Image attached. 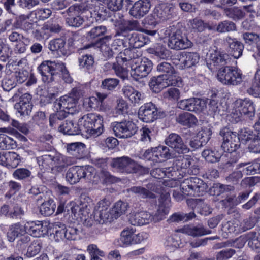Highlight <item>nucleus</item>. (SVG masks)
I'll use <instances>...</instances> for the list:
<instances>
[{"instance_id": "nucleus-30", "label": "nucleus", "mask_w": 260, "mask_h": 260, "mask_svg": "<svg viewBox=\"0 0 260 260\" xmlns=\"http://www.w3.org/2000/svg\"><path fill=\"white\" fill-rule=\"evenodd\" d=\"M136 230L132 228H126L122 230L118 239L119 246L127 247L133 244V236Z\"/></svg>"}, {"instance_id": "nucleus-26", "label": "nucleus", "mask_w": 260, "mask_h": 260, "mask_svg": "<svg viewBox=\"0 0 260 260\" xmlns=\"http://www.w3.org/2000/svg\"><path fill=\"white\" fill-rule=\"evenodd\" d=\"M26 233V223L23 225L18 222L10 226L7 236L9 241L12 242L16 238L23 236Z\"/></svg>"}, {"instance_id": "nucleus-37", "label": "nucleus", "mask_w": 260, "mask_h": 260, "mask_svg": "<svg viewBox=\"0 0 260 260\" xmlns=\"http://www.w3.org/2000/svg\"><path fill=\"white\" fill-rule=\"evenodd\" d=\"M192 159L188 155L180 156L174 161L173 165L177 171L182 169H187L191 165Z\"/></svg>"}, {"instance_id": "nucleus-11", "label": "nucleus", "mask_w": 260, "mask_h": 260, "mask_svg": "<svg viewBox=\"0 0 260 260\" xmlns=\"http://www.w3.org/2000/svg\"><path fill=\"white\" fill-rule=\"evenodd\" d=\"M114 218L112 212H110L109 202L106 199L98 202L95 208L94 219L99 224H106Z\"/></svg>"}, {"instance_id": "nucleus-15", "label": "nucleus", "mask_w": 260, "mask_h": 260, "mask_svg": "<svg viewBox=\"0 0 260 260\" xmlns=\"http://www.w3.org/2000/svg\"><path fill=\"white\" fill-rule=\"evenodd\" d=\"M167 76L159 75L157 77H153L151 78L149 83L150 89L155 93H158L164 88L169 86H177L179 85L175 84V77H170L166 78Z\"/></svg>"}, {"instance_id": "nucleus-56", "label": "nucleus", "mask_w": 260, "mask_h": 260, "mask_svg": "<svg viewBox=\"0 0 260 260\" xmlns=\"http://www.w3.org/2000/svg\"><path fill=\"white\" fill-rule=\"evenodd\" d=\"M53 159L54 156L49 154H46L37 158L38 163L40 166H41L44 169H51L52 168V164L54 163Z\"/></svg>"}, {"instance_id": "nucleus-18", "label": "nucleus", "mask_w": 260, "mask_h": 260, "mask_svg": "<svg viewBox=\"0 0 260 260\" xmlns=\"http://www.w3.org/2000/svg\"><path fill=\"white\" fill-rule=\"evenodd\" d=\"M165 143L178 153H186L189 151V148L177 134H170L166 139Z\"/></svg>"}, {"instance_id": "nucleus-50", "label": "nucleus", "mask_w": 260, "mask_h": 260, "mask_svg": "<svg viewBox=\"0 0 260 260\" xmlns=\"http://www.w3.org/2000/svg\"><path fill=\"white\" fill-rule=\"evenodd\" d=\"M211 135L212 131L210 128L203 127L197 133V138L204 146L209 141Z\"/></svg>"}, {"instance_id": "nucleus-7", "label": "nucleus", "mask_w": 260, "mask_h": 260, "mask_svg": "<svg viewBox=\"0 0 260 260\" xmlns=\"http://www.w3.org/2000/svg\"><path fill=\"white\" fill-rule=\"evenodd\" d=\"M180 187L185 195L200 196L206 191L207 184L199 178L190 177L185 179L181 183Z\"/></svg>"}, {"instance_id": "nucleus-41", "label": "nucleus", "mask_w": 260, "mask_h": 260, "mask_svg": "<svg viewBox=\"0 0 260 260\" xmlns=\"http://www.w3.org/2000/svg\"><path fill=\"white\" fill-rule=\"evenodd\" d=\"M156 150V154L157 158V162H160L165 161L166 160L170 159L172 154L170 152V149L168 147L165 146H159L155 147Z\"/></svg>"}, {"instance_id": "nucleus-55", "label": "nucleus", "mask_w": 260, "mask_h": 260, "mask_svg": "<svg viewBox=\"0 0 260 260\" xmlns=\"http://www.w3.org/2000/svg\"><path fill=\"white\" fill-rule=\"evenodd\" d=\"M7 165L8 167L16 168L21 161V157L16 152H7Z\"/></svg>"}, {"instance_id": "nucleus-49", "label": "nucleus", "mask_w": 260, "mask_h": 260, "mask_svg": "<svg viewBox=\"0 0 260 260\" xmlns=\"http://www.w3.org/2000/svg\"><path fill=\"white\" fill-rule=\"evenodd\" d=\"M231 75L230 80H229V85L236 86L242 82V74L237 69L232 67Z\"/></svg>"}, {"instance_id": "nucleus-17", "label": "nucleus", "mask_w": 260, "mask_h": 260, "mask_svg": "<svg viewBox=\"0 0 260 260\" xmlns=\"http://www.w3.org/2000/svg\"><path fill=\"white\" fill-rule=\"evenodd\" d=\"M154 14L160 21L170 19L176 16L175 6L170 3L160 4L154 8Z\"/></svg>"}, {"instance_id": "nucleus-31", "label": "nucleus", "mask_w": 260, "mask_h": 260, "mask_svg": "<svg viewBox=\"0 0 260 260\" xmlns=\"http://www.w3.org/2000/svg\"><path fill=\"white\" fill-rule=\"evenodd\" d=\"M70 214L73 219H82L84 216L88 214L87 204L82 203L77 204L74 202H71V209Z\"/></svg>"}, {"instance_id": "nucleus-1", "label": "nucleus", "mask_w": 260, "mask_h": 260, "mask_svg": "<svg viewBox=\"0 0 260 260\" xmlns=\"http://www.w3.org/2000/svg\"><path fill=\"white\" fill-rule=\"evenodd\" d=\"M44 82L49 83L54 80V76L61 73L62 78L67 83H71L72 79L63 63L58 61H44L38 68Z\"/></svg>"}, {"instance_id": "nucleus-51", "label": "nucleus", "mask_w": 260, "mask_h": 260, "mask_svg": "<svg viewBox=\"0 0 260 260\" xmlns=\"http://www.w3.org/2000/svg\"><path fill=\"white\" fill-rule=\"evenodd\" d=\"M140 140L145 143H150L154 138L155 132L151 127L144 126L140 129Z\"/></svg>"}, {"instance_id": "nucleus-23", "label": "nucleus", "mask_w": 260, "mask_h": 260, "mask_svg": "<svg viewBox=\"0 0 260 260\" xmlns=\"http://www.w3.org/2000/svg\"><path fill=\"white\" fill-rule=\"evenodd\" d=\"M157 71L161 73L160 76H166V78L175 77V84L179 86L181 85V78L177 76L173 67L170 63L167 62L159 63L157 66Z\"/></svg>"}, {"instance_id": "nucleus-16", "label": "nucleus", "mask_w": 260, "mask_h": 260, "mask_svg": "<svg viewBox=\"0 0 260 260\" xmlns=\"http://www.w3.org/2000/svg\"><path fill=\"white\" fill-rule=\"evenodd\" d=\"M177 107L182 110L200 112L206 107L204 101L196 98H192L180 101L177 103Z\"/></svg>"}, {"instance_id": "nucleus-61", "label": "nucleus", "mask_w": 260, "mask_h": 260, "mask_svg": "<svg viewBox=\"0 0 260 260\" xmlns=\"http://www.w3.org/2000/svg\"><path fill=\"white\" fill-rule=\"evenodd\" d=\"M249 93L260 97V68L257 70L252 86L249 89Z\"/></svg>"}, {"instance_id": "nucleus-62", "label": "nucleus", "mask_w": 260, "mask_h": 260, "mask_svg": "<svg viewBox=\"0 0 260 260\" xmlns=\"http://www.w3.org/2000/svg\"><path fill=\"white\" fill-rule=\"evenodd\" d=\"M126 66L124 63H118L116 60V62L113 64L112 69L118 76L125 79L127 77L128 75L126 67H124Z\"/></svg>"}, {"instance_id": "nucleus-24", "label": "nucleus", "mask_w": 260, "mask_h": 260, "mask_svg": "<svg viewBox=\"0 0 260 260\" xmlns=\"http://www.w3.org/2000/svg\"><path fill=\"white\" fill-rule=\"evenodd\" d=\"M97 8H98V7L94 6L92 3H87L80 5H72L66 11V13L68 15L67 17H71L80 15L84 12L88 11L89 9L96 10ZM64 13L65 12H62V14Z\"/></svg>"}, {"instance_id": "nucleus-2", "label": "nucleus", "mask_w": 260, "mask_h": 260, "mask_svg": "<svg viewBox=\"0 0 260 260\" xmlns=\"http://www.w3.org/2000/svg\"><path fill=\"white\" fill-rule=\"evenodd\" d=\"M80 132L94 137L101 135L104 131L103 118L99 114L89 113L79 119Z\"/></svg>"}, {"instance_id": "nucleus-20", "label": "nucleus", "mask_w": 260, "mask_h": 260, "mask_svg": "<svg viewBox=\"0 0 260 260\" xmlns=\"http://www.w3.org/2000/svg\"><path fill=\"white\" fill-rule=\"evenodd\" d=\"M235 107L238 108L243 113V115L252 119L255 116V108L252 101L245 99H238L235 102Z\"/></svg>"}, {"instance_id": "nucleus-25", "label": "nucleus", "mask_w": 260, "mask_h": 260, "mask_svg": "<svg viewBox=\"0 0 260 260\" xmlns=\"http://www.w3.org/2000/svg\"><path fill=\"white\" fill-rule=\"evenodd\" d=\"M26 229L27 233L36 237H41L47 233L46 226L40 221L27 222Z\"/></svg>"}, {"instance_id": "nucleus-43", "label": "nucleus", "mask_w": 260, "mask_h": 260, "mask_svg": "<svg viewBox=\"0 0 260 260\" xmlns=\"http://www.w3.org/2000/svg\"><path fill=\"white\" fill-rule=\"evenodd\" d=\"M231 66H226L221 68L218 71L217 77V79L221 83L229 85V80L230 79Z\"/></svg>"}, {"instance_id": "nucleus-34", "label": "nucleus", "mask_w": 260, "mask_h": 260, "mask_svg": "<svg viewBox=\"0 0 260 260\" xmlns=\"http://www.w3.org/2000/svg\"><path fill=\"white\" fill-rule=\"evenodd\" d=\"M183 233H185L193 237L201 236L211 233V231L206 230L203 227L198 226H185L180 230Z\"/></svg>"}, {"instance_id": "nucleus-12", "label": "nucleus", "mask_w": 260, "mask_h": 260, "mask_svg": "<svg viewBox=\"0 0 260 260\" xmlns=\"http://www.w3.org/2000/svg\"><path fill=\"white\" fill-rule=\"evenodd\" d=\"M77 102L69 94L57 99L54 103L55 110L66 112V115L73 114L76 111Z\"/></svg>"}, {"instance_id": "nucleus-59", "label": "nucleus", "mask_w": 260, "mask_h": 260, "mask_svg": "<svg viewBox=\"0 0 260 260\" xmlns=\"http://www.w3.org/2000/svg\"><path fill=\"white\" fill-rule=\"evenodd\" d=\"M92 4L98 7V8L96 10L94 9H89L88 11H91V13H92L91 11L94 12V17L97 21H102L105 20H106L108 18L107 14L106 9H104L103 6H102L101 8L100 5H97L96 4H94L92 2Z\"/></svg>"}, {"instance_id": "nucleus-9", "label": "nucleus", "mask_w": 260, "mask_h": 260, "mask_svg": "<svg viewBox=\"0 0 260 260\" xmlns=\"http://www.w3.org/2000/svg\"><path fill=\"white\" fill-rule=\"evenodd\" d=\"M110 165L117 172L126 174L136 173L140 168L135 161L125 156L113 158Z\"/></svg>"}, {"instance_id": "nucleus-42", "label": "nucleus", "mask_w": 260, "mask_h": 260, "mask_svg": "<svg viewBox=\"0 0 260 260\" xmlns=\"http://www.w3.org/2000/svg\"><path fill=\"white\" fill-rule=\"evenodd\" d=\"M128 207V203L121 201L117 202L112 208L113 217L117 219L121 215L125 214Z\"/></svg>"}, {"instance_id": "nucleus-57", "label": "nucleus", "mask_w": 260, "mask_h": 260, "mask_svg": "<svg viewBox=\"0 0 260 260\" xmlns=\"http://www.w3.org/2000/svg\"><path fill=\"white\" fill-rule=\"evenodd\" d=\"M14 145L15 141L12 138L4 134H1L0 149L9 150L12 149Z\"/></svg>"}, {"instance_id": "nucleus-10", "label": "nucleus", "mask_w": 260, "mask_h": 260, "mask_svg": "<svg viewBox=\"0 0 260 260\" xmlns=\"http://www.w3.org/2000/svg\"><path fill=\"white\" fill-rule=\"evenodd\" d=\"M111 127L115 135L120 138L131 137L138 130L136 125L130 121L113 122L111 124Z\"/></svg>"}, {"instance_id": "nucleus-27", "label": "nucleus", "mask_w": 260, "mask_h": 260, "mask_svg": "<svg viewBox=\"0 0 260 260\" xmlns=\"http://www.w3.org/2000/svg\"><path fill=\"white\" fill-rule=\"evenodd\" d=\"M225 43L229 47V51L235 58H238L242 54L244 46L242 43L235 38L227 37Z\"/></svg>"}, {"instance_id": "nucleus-19", "label": "nucleus", "mask_w": 260, "mask_h": 260, "mask_svg": "<svg viewBox=\"0 0 260 260\" xmlns=\"http://www.w3.org/2000/svg\"><path fill=\"white\" fill-rule=\"evenodd\" d=\"M230 62V56L225 53L215 51L210 55L207 61V65L211 70H213L212 66L219 67L224 66Z\"/></svg>"}, {"instance_id": "nucleus-32", "label": "nucleus", "mask_w": 260, "mask_h": 260, "mask_svg": "<svg viewBox=\"0 0 260 260\" xmlns=\"http://www.w3.org/2000/svg\"><path fill=\"white\" fill-rule=\"evenodd\" d=\"M60 132L69 135H74L78 134L80 132V126L78 124H74L72 120H67L59 127Z\"/></svg>"}, {"instance_id": "nucleus-14", "label": "nucleus", "mask_w": 260, "mask_h": 260, "mask_svg": "<svg viewBox=\"0 0 260 260\" xmlns=\"http://www.w3.org/2000/svg\"><path fill=\"white\" fill-rule=\"evenodd\" d=\"M152 69V62L149 59L144 58L138 63L135 62L131 66V74L135 80L146 77Z\"/></svg>"}, {"instance_id": "nucleus-52", "label": "nucleus", "mask_w": 260, "mask_h": 260, "mask_svg": "<svg viewBox=\"0 0 260 260\" xmlns=\"http://www.w3.org/2000/svg\"><path fill=\"white\" fill-rule=\"evenodd\" d=\"M202 156L206 161L211 163L219 161L221 157L220 154L217 151L210 149L204 150L202 153Z\"/></svg>"}, {"instance_id": "nucleus-29", "label": "nucleus", "mask_w": 260, "mask_h": 260, "mask_svg": "<svg viewBox=\"0 0 260 260\" xmlns=\"http://www.w3.org/2000/svg\"><path fill=\"white\" fill-rule=\"evenodd\" d=\"M128 40L129 46L136 49L143 47L149 41L147 36L135 32L128 35Z\"/></svg>"}, {"instance_id": "nucleus-47", "label": "nucleus", "mask_w": 260, "mask_h": 260, "mask_svg": "<svg viewBox=\"0 0 260 260\" xmlns=\"http://www.w3.org/2000/svg\"><path fill=\"white\" fill-rule=\"evenodd\" d=\"M238 168L243 169L241 170L243 175H250L257 173V166L256 165L255 161L251 162H242L240 163L238 165Z\"/></svg>"}, {"instance_id": "nucleus-8", "label": "nucleus", "mask_w": 260, "mask_h": 260, "mask_svg": "<svg viewBox=\"0 0 260 260\" xmlns=\"http://www.w3.org/2000/svg\"><path fill=\"white\" fill-rule=\"evenodd\" d=\"M167 113L156 107L152 102L144 104L141 106L138 111V117L144 122H152L157 118L165 117Z\"/></svg>"}, {"instance_id": "nucleus-21", "label": "nucleus", "mask_w": 260, "mask_h": 260, "mask_svg": "<svg viewBox=\"0 0 260 260\" xmlns=\"http://www.w3.org/2000/svg\"><path fill=\"white\" fill-rule=\"evenodd\" d=\"M150 7V3L148 0H139L135 3L129 13L136 18H140L149 12Z\"/></svg>"}, {"instance_id": "nucleus-28", "label": "nucleus", "mask_w": 260, "mask_h": 260, "mask_svg": "<svg viewBox=\"0 0 260 260\" xmlns=\"http://www.w3.org/2000/svg\"><path fill=\"white\" fill-rule=\"evenodd\" d=\"M123 95L134 104H139L144 99V94L134 89L130 85H125L122 87Z\"/></svg>"}, {"instance_id": "nucleus-53", "label": "nucleus", "mask_w": 260, "mask_h": 260, "mask_svg": "<svg viewBox=\"0 0 260 260\" xmlns=\"http://www.w3.org/2000/svg\"><path fill=\"white\" fill-rule=\"evenodd\" d=\"M65 44L66 42L62 39H56L50 41L48 47L52 51H60L64 54Z\"/></svg>"}, {"instance_id": "nucleus-44", "label": "nucleus", "mask_w": 260, "mask_h": 260, "mask_svg": "<svg viewBox=\"0 0 260 260\" xmlns=\"http://www.w3.org/2000/svg\"><path fill=\"white\" fill-rule=\"evenodd\" d=\"M169 206L159 204L158 209L154 215H151L152 222H158L163 220L169 212Z\"/></svg>"}, {"instance_id": "nucleus-60", "label": "nucleus", "mask_w": 260, "mask_h": 260, "mask_svg": "<svg viewBox=\"0 0 260 260\" xmlns=\"http://www.w3.org/2000/svg\"><path fill=\"white\" fill-rule=\"evenodd\" d=\"M42 248V243L39 240L31 242L27 249L26 255L28 257H32L38 254Z\"/></svg>"}, {"instance_id": "nucleus-36", "label": "nucleus", "mask_w": 260, "mask_h": 260, "mask_svg": "<svg viewBox=\"0 0 260 260\" xmlns=\"http://www.w3.org/2000/svg\"><path fill=\"white\" fill-rule=\"evenodd\" d=\"M247 242L249 247L253 249L260 248V233L250 232L246 234Z\"/></svg>"}, {"instance_id": "nucleus-39", "label": "nucleus", "mask_w": 260, "mask_h": 260, "mask_svg": "<svg viewBox=\"0 0 260 260\" xmlns=\"http://www.w3.org/2000/svg\"><path fill=\"white\" fill-rule=\"evenodd\" d=\"M128 192L137 194L140 198L154 199L155 198L154 194L141 186H133L127 189Z\"/></svg>"}, {"instance_id": "nucleus-40", "label": "nucleus", "mask_w": 260, "mask_h": 260, "mask_svg": "<svg viewBox=\"0 0 260 260\" xmlns=\"http://www.w3.org/2000/svg\"><path fill=\"white\" fill-rule=\"evenodd\" d=\"M55 208L56 205L54 201L49 199L41 204L40 207V212L44 216H48L54 212Z\"/></svg>"}, {"instance_id": "nucleus-5", "label": "nucleus", "mask_w": 260, "mask_h": 260, "mask_svg": "<svg viewBox=\"0 0 260 260\" xmlns=\"http://www.w3.org/2000/svg\"><path fill=\"white\" fill-rule=\"evenodd\" d=\"M101 51L102 52L103 55L107 58H110L112 57L113 55L117 53L118 51L121 50L124 46V42L123 40L120 39H115L112 43H111V36H106L104 38L100 39L99 42L95 44L91 43L85 45L84 49H87L88 48H92L94 50L96 49V47H99Z\"/></svg>"}, {"instance_id": "nucleus-46", "label": "nucleus", "mask_w": 260, "mask_h": 260, "mask_svg": "<svg viewBox=\"0 0 260 260\" xmlns=\"http://www.w3.org/2000/svg\"><path fill=\"white\" fill-rule=\"evenodd\" d=\"M223 230L230 233H239L242 232L240 221L235 219L229 221L223 225Z\"/></svg>"}, {"instance_id": "nucleus-13", "label": "nucleus", "mask_w": 260, "mask_h": 260, "mask_svg": "<svg viewBox=\"0 0 260 260\" xmlns=\"http://www.w3.org/2000/svg\"><path fill=\"white\" fill-rule=\"evenodd\" d=\"M200 55L193 52H179L174 59V63L179 65L180 69L190 68L196 66L199 62Z\"/></svg>"}, {"instance_id": "nucleus-22", "label": "nucleus", "mask_w": 260, "mask_h": 260, "mask_svg": "<svg viewBox=\"0 0 260 260\" xmlns=\"http://www.w3.org/2000/svg\"><path fill=\"white\" fill-rule=\"evenodd\" d=\"M129 223L134 226H142L152 222L151 214L147 212L133 213L129 217Z\"/></svg>"}, {"instance_id": "nucleus-54", "label": "nucleus", "mask_w": 260, "mask_h": 260, "mask_svg": "<svg viewBox=\"0 0 260 260\" xmlns=\"http://www.w3.org/2000/svg\"><path fill=\"white\" fill-rule=\"evenodd\" d=\"M236 29L235 24L230 21L225 20L218 23L216 31L220 33L234 31Z\"/></svg>"}, {"instance_id": "nucleus-6", "label": "nucleus", "mask_w": 260, "mask_h": 260, "mask_svg": "<svg viewBox=\"0 0 260 260\" xmlns=\"http://www.w3.org/2000/svg\"><path fill=\"white\" fill-rule=\"evenodd\" d=\"M95 170L91 166H73L69 169L66 176V181L71 184L78 183L81 178L92 180Z\"/></svg>"}, {"instance_id": "nucleus-3", "label": "nucleus", "mask_w": 260, "mask_h": 260, "mask_svg": "<svg viewBox=\"0 0 260 260\" xmlns=\"http://www.w3.org/2000/svg\"><path fill=\"white\" fill-rule=\"evenodd\" d=\"M220 135L223 138V143L221 147L224 151L230 153V160L226 162V165H231L236 163L240 158L239 155L236 153L232 154L237 150L240 146V138L235 132L231 131L229 128L224 127L220 130Z\"/></svg>"}, {"instance_id": "nucleus-63", "label": "nucleus", "mask_w": 260, "mask_h": 260, "mask_svg": "<svg viewBox=\"0 0 260 260\" xmlns=\"http://www.w3.org/2000/svg\"><path fill=\"white\" fill-rule=\"evenodd\" d=\"M100 178L103 183L112 184L119 181V179L111 175L106 170H102L100 173Z\"/></svg>"}, {"instance_id": "nucleus-35", "label": "nucleus", "mask_w": 260, "mask_h": 260, "mask_svg": "<svg viewBox=\"0 0 260 260\" xmlns=\"http://www.w3.org/2000/svg\"><path fill=\"white\" fill-rule=\"evenodd\" d=\"M165 244L166 247L170 248V250H174L177 248L183 247L184 243L182 241L181 236L175 234L168 237L166 240Z\"/></svg>"}, {"instance_id": "nucleus-64", "label": "nucleus", "mask_w": 260, "mask_h": 260, "mask_svg": "<svg viewBox=\"0 0 260 260\" xmlns=\"http://www.w3.org/2000/svg\"><path fill=\"white\" fill-rule=\"evenodd\" d=\"M245 43L248 45L256 44L260 41V36L254 32H245L242 34Z\"/></svg>"}, {"instance_id": "nucleus-48", "label": "nucleus", "mask_w": 260, "mask_h": 260, "mask_svg": "<svg viewBox=\"0 0 260 260\" xmlns=\"http://www.w3.org/2000/svg\"><path fill=\"white\" fill-rule=\"evenodd\" d=\"M87 90V88L86 85L78 84L72 88L69 94L78 103L79 99L84 96Z\"/></svg>"}, {"instance_id": "nucleus-4", "label": "nucleus", "mask_w": 260, "mask_h": 260, "mask_svg": "<svg viewBox=\"0 0 260 260\" xmlns=\"http://www.w3.org/2000/svg\"><path fill=\"white\" fill-rule=\"evenodd\" d=\"M165 37H168V47L176 50H183L192 46V42L185 34L180 29L174 26L169 27L161 30Z\"/></svg>"}, {"instance_id": "nucleus-33", "label": "nucleus", "mask_w": 260, "mask_h": 260, "mask_svg": "<svg viewBox=\"0 0 260 260\" xmlns=\"http://www.w3.org/2000/svg\"><path fill=\"white\" fill-rule=\"evenodd\" d=\"M176 121L182 125L191 127L196 125L197 119L192 114L184 112L179 114L176 117Z\"/></svg>"}, {"instance_id": "nucleus-38", "label": "nucleus", "mask_w": 260, "mask_h": 260, "mask_svg": "<svg viewBox=\"0 0 260 260\" xmlns=\"http://www.w3.org/2000/svg\"><path fill=\"white\" fill-rule=\"evenodd\" d=\"M224 13L228 17L234 20L242 19L245 16V13L239 8L236 7L225 8Z\"/></svg>"}, {"instance_id": "nucleus-58", "label": "nucleus", "mask_w": 260, "mask_h": 260, "mask_svg": "<svg viewBox=\"0 0 260 260\" xmlns=\"http://www.w3.org/2000/svg\"><path fill=\"white\" fill-rule=\"evenodd\" d=\"M119 80L116 78H106L102 81L101 87L108 91H113L119 84Z\"/></svg>"}, {"instance_id": "nucleus-45", "label": "nucleus", "mask_w": 260, "mask_h": 260, "mask_svg": "<svg viewBox=\"0 0 260 260\" xmlns=\"http://www.w3.org/2000/svg\"><path fill=\"white\" fill-rule=\"evenodd\" d=\"M56 113L51 114L49 117L50 126L52 128H56L60 125V121L65 118L67 116L66 112L56 110Z\"/></svg>"}]
</instances>
